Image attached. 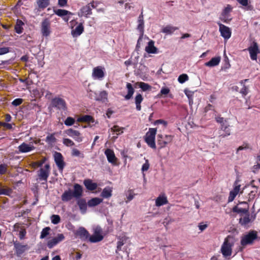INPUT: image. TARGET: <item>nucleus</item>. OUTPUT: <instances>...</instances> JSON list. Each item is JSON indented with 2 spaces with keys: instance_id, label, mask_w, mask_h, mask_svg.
<instances>
[{
  "instance_id": "20e7f679",
  "label": "nucleus",
  "mask_w": 260,
  "mask_h": 260,
  "mask_svg": "<svg viewBox=\"0 0 260 260\" xmlns=\"http://www.w3.org/2000/svg\"><path fill=\"white\" fill-rule=\"evenodd\" d=\"M156 134V129L154 128H149V131L146 133L144 140L147 144L152 149H156L155 145V135Z\"/></svg>"
},
{
  "instance_id": "b1692460",
  "label": "nucleus",
  "mask_w": 260,
  "mask_h": 260,
  "mask_svg": "<svg viewBox=\"0 0 260 260\" xmlns=\"http://www.w3.org/2000/svg\"><path fill=\"white\" fill-rule=\"evenodd\" d=\"M112 188L109 186L106 187L104 188L101 193V197L103 198L108 199L110 198L112 195Z\"/></svg>"
},
{
  "instance_id": "3c124183",
  "label": "nucleus",
  "mask_w": 260,
  "mask_h": 260,
  "mask_svg": "<svg viewBox=\"0 0 260 260\" xmlns=\"http://www.w3.org/2000/svg\"><path fill=\"white\" fill-rule=\"evenodd\" d=\"M51 218L52 223L54 224H58L60 221V217L58 215H53Z\"/></svg>"
},
{
  "instance_id": "09e8293b",
  "label": "nucleus",
  "mask_w": 260,
  "mask_h": 260,
  "mask_svg": "<svg viewBox=\"0 0 260 260\" xmlns=\"http://www.w3.org/2000/svg\"><path fill=\"white\" fill-rule=\"evenodd\" d=\"M239 180L237 179L235 182H234V189L232 190V191L234 192L235 193L238 194L239 192L240 191V185L239 184Z\"/></svg>"
},
{
  "instance_id": "13d9d810",
  "label": "nucleus",
  "mask_w": 260,
  "mask_h": 260,
  "mask_svg": "<svg viewBox=\"0 0 260 260\" xmlns=\"http://www.w3.org/2000/svg\"><path fill=\"white\" fill-rule=\"evenodd\" d=\"M23 102V100L22 99H15L12 103V104L14 106H18L21 105Z\"/></svg>"
},
{
  "instance_id": "393cba45",
  "label": "nucleus",
  "mask_w": 260,
  "mask_h": 260,
  "mask_svg": "<svg viewBox=\"0 0 260 260\" xmlns=\"http://www.w3.org/2000/svg\"><path fill=\"white\" fill-rule=\"evenodd\" d=\"M168 203V200L165 195L159 196L155 200V205L160 207Z\"/></svg>"
},
{
  "instance_id": "a18cd8bd",
  "label": "nucleus",
  "mask_w": 260,
  "mask_h": 260,
  "mask_svg": "<svg viewBox=\"0 0 260 260\" xmlns=\"http://www.w3.org/2000/svg\"><path fill=\"white\" fill-rule=\"evenodd\" d=\"M189 78L187 74H183L180 75L178 78V81L180 83H183L188 80Z\"/></svg>"
},
{
  "instance_id": "37998d69",
  "label": "nucleus",
  "mask_w": 260,
  "mask_h": 260,
  "mask_svg": "<svg viewBox=\"0 0 260 260\" xmlns=\"http://www.w3.org/2000/svg\"><path fill=\"white\" fill-rule=\"evenodd\" d=\"M50 228L49 227H46L43 229L41 232L40 238L44 239L49 234V231H50Z\"/></svg>"
},
{
  "instance_id": "0e129e2a",
  "label": "nucleus",
  "mask_w": 260,
  "mask_h": 260,
  "mask_svg": "<svg viewBox=\"0 0 260 260\" xmlns=\"http://www.w3.org/2000/svg\"><path fill=\"white\" fill-rule=\"evenodd\" d=\"M170 92V89L167 87H163L161 89L160 93L161 94L166 95Z\"/></svg>"
},
{
  "instance_id": "bb28decb",
  "label": "nucleus",
  "mask_w": 260,
  "mask_h": 260,
  "mask_svg": "<svg viewBox=\"0 0 260 260\" xmlns=\"http://www.w3.org/2000/svg\"><path fill=\"white\" fill-rule=\"evenodd\" d=\"M126 88L127 89V93L125 95L124 98L126 100H128L132 98L135 90L132 85L129 83L126 84Z\"/></svg>"
},
{
  "instance_id": "ea45409f",
  "label": "nucleus",
  "mask_w": 260,
  "mask_h": 260,
  "mask_svg": "<svg viewBox=\"0 0 260 260\" xmlns=\"http://www.w3.org/2000/svg\"><path fill=\"white\" fill-rule=\"evenodd\" d=\"M12 190L9 188H4L0 184V195H9Z\"/></svg>"
},
{
  "instance_id": "052dcab7",
  "label": "nucleus",
  "mask_w": 260,
  "mask_h": 260,
  "mask_svg": "<svg viewBox=\"0 0 260 260\" xmlns=\"http://www.w3.org/2000/svg\"><path fill=\"white\" fill-rule=\"evenodd\" d=\"M7 171V166L5 164H1L0 165V175L4 174Z\"/></svg>"
},
{
  "instance_id": "a878e982",
  "label": "nucleus",
  "mask_w": 260,
  "mask_h": 260,
  "mask_svg": "<svg viewBox=\"0 0 260 260\" xmlns=\"http://www.w3.org/2000/svg\"><path fill=\"white\" fill-rule=\"evenodd\" d=\"M220 61V57L217 56L215 57L212 58L209 61L205 63V66L209 67H213L217 66Z\"/></svg>"
},
{
  "instance_id": "2f4dec72",
  "label": "nucleus",
  "mask_w": 260,
  "mask_h": 260,
  "mask_svg": "<svg viewBox=\"0 0 260 260\" xmlns=\"http://www.w3.org/2000/svg\"><path fill=\"white\" fill-rule=\"evenodd\" d=\"M37 4L39 9L43 10L49 5V0H38Z\"/></svg>"
},
{
  "instance_id": "69168bd1",
  "label": "nucleus",
  "mask_w": 260,
  "mask_h": 260,
  "mask_svg": "<svg viewBox=\"0 0 260 260\" xmlns=\"http://www.w3.org/2000/svg\"><path fill=\"white\" fill-rule=\"evenodd\" d=\"M46 158H44L43 159H42L41 161H38V162H36L34 163L35 164V166H37L39 167H41L42 166V165H43V164L45 163V162L46 161Z\"/></svg>"
},
{
  "instance_id": "39448f33",
  "label": "nucleus",
  "mask_w": 260,
  "mask_h": 260,
  "mask_svg": "<svg viewBox=\"0 0 260 260\" xmlns=\"http://www.w3.org/2000/svg\"><path fill=\"white\" fill-rule=\"evenodd\" d=\"M257 238V232L255 231H251L242 237L240 242L241 245L243 247L247 245H251Z\"/></svg>"
},
{
  "instance_id": "de8ad7c7",
  "label": "nucleus",
  "mask_w": 260,
  "mask_h": 260,
  "mask_svg": "<svg viewBox=\"0 0 260 260\" xmlns=\"http://www.w3.org/2000/svg\"><path fill=\"white\" fill-rule=\"evenodd\" d=\"M232 7L230 5H228L222 11L221 16L225 17V16L228 15V14L232 11Z\"/></svg>"
},
{
  "instance_id": "cd10ccee",
  "label": "nucleus",
  "mask_w": 260,
  "mask_h": 260,
  "mask_svg": "<svg viewBox=\"0 0 260 260\" xmlns=\"http://www.w3.org/2000/svg\"><path fill=\"white\" fill-rule=\"evenodd\" d=\"M143 100V98L140 93H138L136 95L135 98V103L136 106V109L137 111H140L141 110V103Z\"/></svg>"
},
{
  "instance_id": "4468645a",
  "label": "nucleus",
  "mask_w": 260,
  "mask_h": 260,
  "mask_svg": "<svg viewBox=\"0 0 260 260\" xmlns=\"http://www.w3.org/2000/svg\"><path fill=\"white\" fill-rule=\"evenodd\" d=\"M92 76V77L94 79H102L105 76V73L103 70L102 67L101 66H98L94 68L93 69Z\"/></svg>"
},
{
  "instance_id": "bf43d9fd",
  "label": "nucleus",
  "mask_w": 260,
  "mask_h": 260,
  "mask_svg": "<svg viewBox=\"0 0 260 260\" xmlns=\"http://www.w3.org/2000/svg\"><path fill=\"white\" fill-rule=\"evenodd\" d=\"M237 195V193H235L234 192H233L232 191H231L230 192V194H229V197L228 198V202H232L235 199V198Z\"/></svg>"
},
{
  "instance_id": "4c0bfd02",
  "label": "nucleus",
  "mask_w": 260,
  "mask_h": 260,
  "mask_svg": "<svg viewBox=\"0 0 260 260\" xmlns=\"http://www.w3.org/2000/svg\"><path fill=\"white\" fill-rule=\"evenodd\" d=\"M54 133L48 135L45 140V141L48 144L52 145L56 142V139L54 137Z\"/></svg>"
},
{
  "instance_id": "6e6552de",
  "label": "nucleus",
  "mask_w": 260,
  "mask_h": 260,
  "mask_svg": "<svg viewBox=\"0 0 260 260\" xmlns=\"http://www.w3.org/2000/svg\"><path fill=\"white\" fill-rule=\"evenodd\" d=\"M52 107L56 108L59 110H66L67 109L66 103L65 101L60 98H55L51 101Z\"/></svg>"
},
{
  "instance_id": "f8f14e48",
  "label": "nucleus",
  "mask_w": 260,
  "mask_h": 260,
  "mask_svg": "<svg viewBox=\"0 0 260 260\" xmlns=\"http://www.w3.org/2000/svg\"><path fill=\"white\" fill-rule=\"evenodd\" d=\"M64 239V236L62 234H58L57 236L48 241L47 247L51 249L60 242Z\"/></svg>"
},
{
  "instance_id": "f257e3e1",
  "label": "nucleus",
  "mask_w": 260,
  "mask_h": 260,
  "mask_svg": "<svg viewBox=\"0 0 260 260\" xmlns=\"http://www.w3.org/2000/svg\"><path fill=\"white\" fill-rule=\"evenodd\" d=\"M83 194V187L82 186L76 183L74 185V190L69 189L65 190L61 196L62 201L63 202H68L71 201L73 198L76 199H79Z\"/></svg>"
},
{
  "instance_id": "6ab92c4d",
  "label": "nucleus",
  "mask_w": 260,
  "mask_h": 260,
  "mask_svg": "<svg viewBox=\"0 0 260 260\" xmlns=\"http://www.w3.org/2000/svg\"><path fill=\"white\" fill-rule=\"evenodd\" d=\"M93 93L95 95L94 99L95 101H101L102 102H105L107 101L108 93L106 91L104 90L101 91L98 96L95 92Z\"/></svg>"
},
{
  "instance_id": "9b49d317",
  "label": "nucleus",
  "mask_w": 260,
  "mask_h": 260,
  "mask_svg": "<svg viewBox=\"0 0 260 260\" xmlns=\"http://www.w3.org/2000/svg\"><path fill=\"white\" fill-rule=\"evenodd\" d=\"M14 246L16 254L18 256H20L29 248L27 245H22L17 241L14 242Z\"/></svg>"
},
{
  "instance_id": "f704fd0d",
  "label": "nucleus",
  "mask_w": 260,
  "mask_h": 260,
  "mask_svg": "<svg viewBox=\"0 0 260 260\" xmlns=\"http://www.w3.org/2000/svg\"><path fill=\"white\" fill-rule=\"evenodd\" d=\"M24 23L20 20H17L16 25L15 26V30L17 34H21L23 29L22 27Z\"/></svg>"
},
{
  "instance_id": "aec40b11",
  "label": "nucleus",
  "mask_w": 260,
  "mask_h": 260,
  "mask_svg": "<svg viewBox=\"0 0 260 260\" xmlns=\"http://www.w3.org/2000/svg\"><path fill=\"white\" fill-rule=\"evenodd\" d=\"M35 147L33 145H30L25 143H23L19 147V151L21 152L25 153L35 149Z\"/></svg>"
},
{
  "instance_id": "412c9836",
  "label": "nucleus",
  "mask_w": 260,
  "mask_h": 260,
  "mask_svg": "<svg viewBox=\"0 0 260 260\" xmlns=\"http://www.w3.org/2000/svg\"><path fill=\"white\" fill-rule=\"evenodd\" d=\"M154 42L153 41H150L147 46L145 48V51L148 53H157V48L154 45Z\"/></svg>"
},
{
  "instance_id": "0eeeda50",
  "label": "nucleus",
  "mask_w": 260,
  "mask_h": 260,
  "mask_svg": "<svg viewBox=\"0 0 260 260\" xmlns=\"http://www.w3.org/2000/svg\"><path fill=\"white\" fill-rule=\"evenodd\" d=\"M250 58L253 60H256L257 55L260 53V50L258 48V45L255 41L252 42V45H251L248 48Z\"/></svg>"
},
{
  "instance_id": "f03ea898",
  "label": "nucleus",
  "mask_w": 260,
  "mask_h": 260,
  "mask_svg": "<svg viewBox=\"0 0 260 260\" xmlns=\"http://www.w3.org/2000/svg\"><path fill=\"white\" fill-rule=\"evenodd\" d=\"M239 204H244L246 207L245 208H239L238 206H235L233 208L232 211L237 213H243L245 214L244 217H241L239 219V223L242 225H246L251 222V219H250L249 216V205L246 202H239Z\"/></svg>"
},
{
  "instance_id": "dca6fc26",
  "label": "nucleus",
  "mask_w": 260,
  "mask_h": 260,
  "mask_svg": "<svg viewBox=\"0 0 260 260\" xmlns=\"http://www.w3.org/2000/svg\"><path fill=\"white\" fill-rule=\"evenodd\" d=\"M91 8L90 6V4H87V5L81 8L80 12L78 13V16L79 17H82L83 16H85L87 18L88 15H91Z\"/></svg>"
},
{
  "instance_id": "603ef678",
  "label": "nucleus",
  "mask_w": 260,
  "mask_h": 260,
  "mask_svg": "<svg viewBox=\"0 0 260 260\" xmlns=\"http://www.w3.org/2000/svg\"><path fill=\"white\" fill-rule=\"evenodd\" d=\"M229 125H226L224 123L221 125V129L225 132V134L223 137L229 136L230 135V129L228 128Z\"/></svg>"
},
{
  "instance_id": "7c9ffc66",
  "label": "nucleus",
  "mask_w": 260,
  "mask_h": 260,
  "mask_svg": "<svg viewBox=\"0 0 260 260\" xmlns=\"http://www.w3.org/2000/svg\"><path fill=\"white\" fill-rule=\"evenodd\" d=\"M178 29V28L177 27L168 25L162 29L161 32L168 35H171Z\"/></svg>"
},
{
  "instance_id": "5701e85b",
  "label": "nucleus",
  "mask_w": 260,
  "mask_h": 260,
  "mask_svg": "<svg viewBox=\"0 0 260 260\" xmlns=\"http://www.w3.org/2000/svg\"><path fill=\"white\" fill-rule=\"evenodd\" d=\"M77 200V203L79 207V209L83 213H85L87 210V203L85 199H81L80 198L79 199Z\"/></svg>"
},
{
  "instance_id": "6e6d98bb",
  "label": "nucleus",
  "mask_w": 260,
  "mask_h": 260,
  "mask_svg": "<svg viewBox=\"0 0 260 260\" xmlns=\"http://www.w3.org/2000/svg\"><path fill=\"white\" fill-rule=\"evenodd\" d=\"M63 143L67 146H72L75 145L73 141L68 138H64L63 139Z\"/></svg>"
},
{
  "instance_id": "774afa93",
  "label": "nucleus",
  "mask_w": 260,
  "mask_h": 260,
  "mask_svg": "<svg viewBox=\"0 0 260 260\" xmlns=\"http://www.w3.org/2000/svg\"><path fill=\"white\" fill-rule=\"evenodd\" d=\"M240 93H241L243 95H246L247 94L248 89L245 85H243V87L241 89Z\"/></svg>"
},
{
  "instance_id": "ddd939ff",
  "label": "nucleus",
  "mask_w": 260,
  "mask_h": 260,
  "mask_svg": "<svg viewBox=\"0 0 260 260\" xmlns=\"http://www.w3.org/2000/svg\"><path fill=\"white\" fill-rule=\"evenodd\" d=\"M64 133L69 136L72 137L75 141L80 142L82 141V138L80 137V133L72 128H69L64 131Z\"/></svg>"
},
{
  "instance_id": "c85d7f7f",
  "label": "nucleus",
  "mask_w": 260,
  "mask_h": 260,
  "mask_svg": "<svg viewBox=\"0 0 260 260\" xmlns=\"http://www.w3.org/2000/svg\"><path fill=\"white\" fill-rule=\"evenodd\" d=\"M39 172L40 173L38 174L39 179L47 181L50 173L43 168H41Z\"/></svg>"
},
{
  "instance_id": "473e14b6",
  "label": "nucleus",
  "mask_w": 260,
  "mask_h": 260,
  "mask_svg": "<svg viewBox=\"0 0 260 260\" xmlns=\"http://www.w3.org/2000/svg\"><path fill=\"white\" fill-rule=\"evenodd\" d=\"M54 12L55 14L60 17H63L67 15H71L72 13L70 11L63 9L54 10Z\"/></svg>"
},
{
  "instance_id": "72a5a7b5",
  "label": "nucleus",
  "mask_w": 260,
  "mask_h": 260,
  "mask_svg": "<svg viewBox=\"0 0 260 260\" xmlns=\"http://www.w3.org/2000/svg\"><path fill=\"white\" fill-rule=\"evenodd\" d=\"M104 237L102 235H97L93 234L92 236L90 237L89 241L92 243H96L102 241Z\"/></svg>"
},
{
  "instance_id": "c756f323",
  "label": "nucleus",
  "mask_w": 260,
  "mask_h": 260,
  "mask_svg": "<svg viewBox=\"0 0 260 260\" xmlns=\"http://www.w3.org/2000/svg\"><path fill=\"white\" fill-rule=\"evenodd\" d=\"M103 202V199L99 198H94L90 200H89L87 202V205L89 207H94L98 205H99L101 203Z\"/></svg>"
},
{
  "instance_id": "423d86ee",
  "label": "nucleus",
  "mask_w": 260,
  "mask_h": 260,
  "mask_svg": "<svg viewBox=\"0 0 260 260\" xmlns=\"http://www.w3.org/2000/svg\"><path fill=\"white\" fill-rule=\"evenodd\" d=\"M41 31L43 36L48 37L51 33V23L47 18L44 19L41 23Z\"/></svg>"
},
{
  "instance_id": "c9c22d12",
  "label": "nucleus",
  "mask_w": 260,
  "mask_h": 260,
  "mask_svg": "<svg viewBox=\"0 0 260 260\" xmlns=\"http://www.w3.org/2000/svg\"><path fill=\"white\" fill-rule=\"evenodd\" d=\"M253 189L248 194L249 199L248 201L250 202L251 200H253L255 197H256V194L257 192L258 187L255 185H253Z\"/></svg>"
},
{
  "instance_id": "7ed1b4c3",
  "label": "nucleus",
  "mask_w": 260,
  "mask_h": 260,
  "mask_svg": "<svg viewBox=\"0 0 260 260\" xmlns=\"http://www.w3.org/2000/svg\"><path fill=\"white\" fill-rule=\"evenodd\" d=\"M235 240L233 236L229 235L224 239L221 247V252L224 257L230 256L232 254V247L234 246Z\"/></svg>"
},
{
  "instance_id": "a19ab883",
  "label": "nucleus",
  "mask_w": 260,
  "mask_h": 260,
  "mask_svg": "<svg viewBox=\"0 0 260 260\" xmlns=\"http://www.w3.org/2000/svg\"><path fill=\"white\" fill-rule=\"evenodd\" d=\"M137 84L139 85L140 88H141L143 91H147L151 89V87L148 84L144 82H137Z\"/></svg>"
},
{
  "instance_id": "e433bc0d",
  "label": "nucleus",
  "mask_w": 260,
  "mask_h": 260,
  "mask_svg": "<svg viewBox=\"0 0 260 260\" xmlns=\"http://www.w3.org/2000/svg\"><path fill=\"white\" fill-rule=\"evenodd\" d=\"M126 240L127 238L125 237H122L119 238V240L117 242L116 253H117L118 251L121 250V247L125 243Z\"/></svg>"
},
{
  "instance_id": "f3484780",
  "label": "nucleus",
  "mask_w": 260,
  "mask_h": 260,
  "mask_svg": "<svg viewBox=\"0 0 260 260\" xmlns=\"http://www.w3.org/2000/svg\"><path fill=\"white\" fill-rule=\"evenodd\" d=\"M105 154L107 156L108 161L112 164H115L117 158L115 155L114 151L110 149H107L105 151Z\"/></svg>"
},
{
  "instance_id": "680f3d73",
  "label": "nucleus",
  "mask_w": 260,
  "mask_h": 260,
  "mask_svg": "<svg viewBox=\"0 0 260 260\" xmlns=\"http://www.w3.org/2000/svg\"><path fill=\"white\" fill-rule=\"evenodd\" d=\"M9 52V48L2 47L0 48V55L5 54Z\"/></svg>"
},
{
  "instance_id": "49530a36",
  "label": "nucleus",
  "mask_w": 260,
  "mask_h": 260,
  "mask_svg": "<svg viewBox=\"0 0 260 260\" xmlns=\"http://www.w3.org/2000/svg\"><path fill=\"white\" fill-rule=\"evenodd\" d=\"M139 23L137 29L142 34V35H143L144 33V20H138Z\"/></svg>"
},
{
  "instance_id": "4be33fe9",
  "label": "nucleus",
  "mask_w": 260,
  "mask_h": 260,
  "mask_svg": "<svg viewBox=\"0 0 260 260\" xmlns=\"http://www.w3.org/2000/svg\"><path fill=\"white\" fill-rule=\"evenodd\" d=\"M84 31L83 24L80 23L76 27L72 30L71 34L74 37L80 36Z\"/></svg>"
},
{
  "instance_id": "79ce46f5",
  "label": "nucleus",
  "mask_w": 260,
  "mask_h": 260,
  "mask_svg": "<svg viewBox=\"0 0 260 260\" xmlns=\"http://www.w3.org/2000/svg\"><path fill=\"white\" fill-rule=\"evenodd\" d=\"M158 140L157 143L158 145H160V147L164 148L167 145V142L165 141V140H162V135H158L157 136Z\"/></svg>"
},
{
  "instance_id": "1a4fd4ad",
  "label": "nucleus",
  "mask_w": 260,
  "mask_h": 260,
  "mask_svg": "<svg viewBox=\"0 0 260 260\" xmlns=\"http://www.w3.org/2000/svg\"><path fill=\"white\" fill-rule=\"evenodd\" d=\"M217 24L219 26V30L220 32L221 36L225 40L229 39L231 37L232 34L231 30L230 28L220 22H218Z\"/></svg>"
},
{
  "instance_id": "9d476101",
  "label": "nucleus",
  "mask_w": 260,
  "mask_h": 260,
  "mask_svg": "<svg viewBox=\"0 0 260 260\" xmlns=\"http://www.w3.org/2000/svg\"><path fill=\"white\" fill-rule=\"evenodd\" d=\"M54 158L55 164L59 170L62 172L65 166V162L63 161V158L62 154L60 152H55L54 154Z\"/></svg>"
},
{
  "instance_id": "2eb2a0df",
  "label": "nucleus",
  "mask_w": 260,
  "mask_h": 260,
  "mask_svg": "<svg viewBox=\"0 0 260 260\" xmlns=\"http://www.w3.org/2000/svg\"><path fill=\"white\" fill-rule=\"evenodd\" d=\"M76 235L81 239L85 240L88 239L89 234L88 231L83 227L80 228L76 232Z\"/></svg>"
},
{
  "instance_id": "5fc2aeb1",
  "label": "nucleus",
  "mask_w": 260,
  "mask_h": 260,
  "mask_svg": "<svg viewBox=\"0 0 260 260\" xmlns=\"http://www.w3.org/2000/svg\"><path fill=\"white\" fill-rule=\"evenodd\" d=\"M237 2L243 6L247 7V10L251 9V6L248 5L249 0H237Z\"/></svg>"
},
{
  "instance_id": "8fccbe9b",
  "label": "nucleus",
  "mask_w": 260,
  "mask_h": 260,
  "mask_svg": "<svg viewBox=\"0 0 260 260\" xmlns=\"http://www.w3.org/2000/svg\"><path fill=\"white\" fill-rule=\"evenodd\" d=\"M75 122V120L73 118L68 117L64 121V124L67 126H71L74 124Z\"/></svg>"
},
{
  "instance_id": "4d7b16f0",
  "label": "nucleus",
  "mask_w": 260,
  "mask_h": 260,
  "mask_svg": "<svg viewBox=\"0 0 260 260\" xmlns=\"http://www.w3.org/2000/svg\"><path fill=\"white\" fill-rule=\"evenodd\" d=\"M149 163L148 159H146L145 162L143 165L141 170L143 172L147 171L149 168Z\"/></svg>"
},
{
  "instance_id": "c03bdc74",
  "label": "nucleus",
  "mask_w": 260,
  "mask_h": 260,
  "mask_svg": "<svg viewBox=\"0 0 260 260\" xmlns=\"http://www.w3.org/2000/svg\"><path fill=\"white\" fill-rule=\"evenodd\" d=\"M124 129V127H119L118 125H114L111 128V131L113 132L118 133V134H117L118 136L119 134L123 133V130Z\"/></svg>"
},
{
  "instance_id": "58836bf2",
  "label": "nucleus",
  "mask_w": 260,
  "mask_h": 260,
  "mask_svg": "<svg viewBox=\"0 0 260 260\" xmlns=\"http://www.w3.org/2000/svg\"><path fill=\"white\" fill-rule=\"evenodd\" d=\"M78 120L79 121L82 122H93L94 119L93 117L90 115H84L79 118H78Z\"/></svg>"
},
{
  "instance_id": "338daca9",
  "label": "nucleus",
  "mask_w": 260,
  "mask_h": 260,
  "mask_svg": "<svg viewBox=\"0 0 260 260\" xmlns=\"http://www.w3.org/2000/svg\"><path fill=\"white\" fill-rule=\"evenodd\" d=\"M216 121L217 122L221 124V125L224 123V121L226 122V121L225 120H224V118L223 117H221L220 116H218L215 118Z\"/></svg>"
},
{
  "instance_id": "a211bd4d",
  "label": "nucleus",
  "mask_w": 260,
  "mask_h": 260,
  "mask_svg": "<svg viewBox=\"0 0 260 260\" xmlns=\"http://www.w3.org/2000/svg\"><path fill=\"white\" fill-rule=\"evenodd\" d=\"M83 183L88 190L93 191L96 189L98 187L96 183L92 182V180L89 179L84 180Z\"/></svg>"
},
{
  "instance_id": "864d4df0",
  "label": "nucleus",
  "mask_w": 260,
  "mask_h": 260,
  "mask_svg": "<svg viewBox=\"0 0 260 260\" xmlns=\"http://www.w3.org/2000/svg\"><path fill=\"white\" fill-rule=\"evenodd\" d=\"M72 155L74 156H80L82 158L84 157V154H82L80 151L76 148L73 149Z\"/></svg>"
},
{
  "instance_id": "e2e57ef3",
  "label": "nucleus",
  "mask_w": 260,
  "mask_h": 260,
  "mask_svg": "<svg viewBox=\"0 0 260 260\" xmlns=\"http://www.w3.org/2000/svg\"><path fill=\"white\" fill-rule=\"evenodd\" d=\"M26 231L25 229H21V230L19 231V238L22 240L24 238V237L26 235Z\"/></svg>"
}]
</instances>
